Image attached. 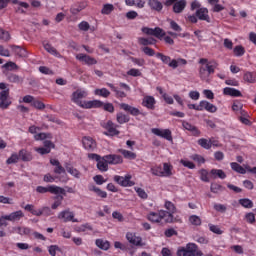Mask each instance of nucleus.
<instances>
[{
  "instance_id": "f257e3e1",
  "label": "nucleus",
  "mask_w": 256,
  "mask_h": 256,
  "mask_svg": "<svg viewBox=\"0 0 256 256\" xmlns=\"http://www.w3.org/2000/svg\"><path fill=\"white\" fill-rule=\"evenodd\" d=\"M199 64V77L202 81H207L209 76L215 73V68L219 67V63H217V61H209L207 58H201L199 60Z\"/></svg>"
},
{
  "instance_id": "f03ea898",
  "label": "nucleus",
  "mask_w": 256,
  "mask_h": 256,
  "mask_svg": "<svg viewBox=\"0 0 256 256\" xmlns=\"http://www.w3.org/2000/svg\"><path fill=\"white\" fill-rule=\"evenodd\" d=\"M177 256H203V252L195 243H188L185 247L180 246L176 252Z\"/></svg>"
},
{
  "instance_id": "7ed1b4c3",
  "label": "nucleus",
  "mask_w": 256,
  "mask_h": 256,
  "mask_svg": "<svg viewBox=\"0 0 256 256\" xmlns=\"http://www.w3.org/2000/svg\"><path fill=\"white\" fill-rule=\"evenodd\" d=\"M187 21H189V23H197L198 21H206V23H211L209 9L205 7L199 8L196 10L195 14L188 15Z\"/></svg>"
},
{
  "instance_id": "20e7f679",
  "label": "nucleus",
  "mask_w": 256,
  "mask_h": 256,
  "mask_svg": "<svg viewBox=\"0 0 256 256\" xmlns=\"http://www.w3.org/2000/svg\"><path fill=\"white\" fill-rule=\"evenodd\" d=\"M147 219L151 223H171V215L165 210H158L157 212H150L147 214Z\"/></svg>"
},
{
  "instance_id": "39448f33",
  "label": "nucleus",
  "mask_w": 256,
  "mask_h": 256,
  "mask_svg": "<svg viewBox=\"0 0 256 256\" xmlns=\"http://www.w3.org/2000/svg\"><path fill=\"white\" fill-rule=\"evenodd\" d=\"M24 209L35 217H41L42 215L44 217H51V215H53V210H51L49 206H43L42 208L36 210L33 204H27L26 206H24Z\"/></svg>"
},
{
  "instance_id": "423d86ee",
  "label": "nucleus",
  "mask_w": 256,
  "mask_h": 256,
  "mask_svg": "<svg viewBox=\"0 0 256 256\" xmlns=\"http://www.w3.org/2000/svg\"><path fill=\"white\" fill-rule=\"evenodd\" d=\"M36 191L41 194L51 193V195H67L65 188H61L57 185H49L47 187L38 186L36 187Z\"/></svg>"
},
{
  "instance_id": "0eeeda50",
  "label": "nucleus",
  "mask_w": 256,
  "mask_h": 256,
  "mask_svg": "<svg viewBox=\"0 0 256 256\" xmlns=\"http://www.w3.org/2000/svg\"><path fill=\"white\" fill-rule=\"evenodd\" d=\"M50 164L53 165V167H55L54 173L56 175L63 174L62 176L59 177V181H61V183H67V181H69V178H67V169L61 165V162H59V160L57 159L51 158Z\"/></svg>"
},
{
  "instance_id": "6e6552de",
  "label": "nucleus",
  "mask_w": 256,
  "mask_h": 256,
  "mask_svg": "<svg viewBox=\"0 0 256 256\" xmlns=\"http://www.w3.org/2000/svg\"><path fill=\"white\" fill-rule=\"evenodd\" d=\"M102 127L107 131L104 132V135H106L107 137H115L121 133L119 130H117V127H119V125L113 123V121L111 120L104 122L102 124Z\"/></svg>"
},
{
  "instance_id": "1a4fd4ad",
  "label": "nucleus",
  "mask_w": 256,
  "mask_h": 256,
  "mask_svg": "<svg viewBox=\"0 0 256 256\" xmlns=\"http://www.w3.org/2000/svg\"><path fill=\"white\" fill-rule=\"evenodd\" d=\"M151 133L156 135L157 137H161L170 143H173V132L170 129H159V128H152Z\"/></svg>"
},
{
  "instance_id": "9d476101",
  "label": "nucleus",
  "mask_w": 256,
  "mask_h": 256,
  "mask_svg": "<svg viewBox=\"0 0 256 256\" xmlns=\"http://www.w3.org/2000/svg\"><path fill=\"white\" fill-rule=\"evenodd\" d=\"M87 97V91L78 89L72 94V101L78 107H81L83 109V106L85 105V101H82V99H85Z\"/></svg>"
},
{
  "instance_id": "9b49d317",
  "label": "nucleus",
  "mask_w": 256,
  "mask_h": 256,
  "mask_svg": "<svg viewBox=\"0 0 256 256\" xmlns=\"http://www.w3.org/2000/svg\"><path fill=\"white\" fill-rule=\"evenodd\" d=\"M58 219L63 221L64 223H79V220L75 218V213L71 212L69 209H66L64 211H61L58 214Z\"/></svg>"
},
{
  "instance_id": "f8f14e48",
  "label": "nucleus",
  "mask_w": 256,
  "mask_h": 256,
  "mask_svg": "<svg viewBox=\"0 0 256 256\" xmlns=\"http://www.w3.org/2000/svg\"><path fill=\"white\" fill-rule=\"evenodd\" d=\"M114 181L120 185V187H133V185H135V183L131 181V175H126L125 177L115 175Z\"/></svg>"
},
{
  "instance_id": "ddd939ff",
  "label": "nucleus",
  "mask_w": 256,
  "mask_h": 256,
  "mask_svg": "<svg viewBox=\"0 0 256 256\" xmlns=\"http://www.w3.org/2000/svg\"><path fill=\"white\" fill-rule=\"evenodd\" d=\"M43 145L44 147L34 148V151L40 155H49V153H51V149H55V144L51 142V140H45Z\"/></svg>"
},
{
  "instance_id": "4468645a",
  "label": "nucleus",
  "mask_w": 256,
  "mask_h": 256,
  "mask_svg": "<svg viewBox=\"0 0 256 256\" xmlns=\"http://www.w3.org/2000/svg\"><path fill=\"white\" fill-rule=\"evenodd\" d=\"M126 239L131 245H134L135 247H143L144 245L143 238H141V236H137L133 232H127Z\"/></svg>"
},
{
  "instance_id": "2eb2a0df",
  "label": "nucleus",
  "mask_w": 256,
  "mask_h": 256,
  "mask_svg": "<svg viewBox=\"0 0 256 256\" xmlns=\"http://www.w3.org/2000/svg\"><path fill=\"white\" fill-rule=\"evenodd\" d=\"M82 144L86 151H95L97 149V141L90 136H84L82 138Z\"/></svg>"
},
{
  "instance_id": "dca6fc26",
  "label": "nucleus",
  "mask_w": 256,
  "mask_h": 256,
  "mask_svg": "<svg viewBox=\"0 0 256 256\" xmlns=\"http://www.w3.org/2000/svg\"><path fill=\"white\" fill-rule=\"evenodd\" d=\"M198 111H207L208 113H217V106L207 100H202L198 104Z\"/></svg>"
},
{
  "instance_id": "f3484780",
  "label": "nucleus",
  "mask_w": 256,
  "mask_h": 256,
  "mask_svg": "<svg viewBox=\"0 0 256 256\" xmlns=\"http://www.w3.org/2000/svg\"><path fill=\"white\" fill-rule=\"evenodd\" d=\"M11 99H9V89L0 92V109H9Z\"/></svg>"
},
{
  "instance_id": "a211bd4d",
  "label": "nucleus",
  "mask_w": 256,
  "mask_h": 256,
  "mask_svg": "<svg viewBox=\"0 0 256 256\" xmlns=\"http://www.w3.org/2000/svg\"><path fill=\"white\" fill-rule=\"evenodd\" d=\"M77 61H80V63H84V65H97V59L91 57L90 55L80 53L76 55Z\"/></svg>"
},
{
  "instance_id": "6ab92c4d",
  "label": "nucleus",
  "mask_w": 256,
  "mask_h": 256,
  "mask_svg": "<svg viewBox=\"0 0 256 256\" xmlns=\"http://www.w3.org/2000/svg\"><path fill=\"white\" fill-rule=\"evenodd\" d=\"M165 209L167 210L166 213L170 215L171 217V223L177 222V219L175 218V213H177V207H175V204L173 202L167 200L164 204Z\"/></svg>"
},
{
  "instance_id": "aec40b11",
  "label": "nucleus",
  "mask_w": 256,
  "mask_h": 256,
  "mask_svg": "<svg viewBox=\"0 0 256 256\" xmlns=\"http://www.w3.org/2000/svg\"><path fill=\"white\" fill-rule=\"evenodd\" d=\"M155 105H157V100L153 96H145L142 100V107H146L150 111H155Z\"/></svg>"
},
{
  "instance_id": "412c9836",
  "label": "nucleus",
  "mask_w": 256,
  "mask_h": 256,
  "mask_svg": "<svg viewBox=\"0 0 256 256\" xmlns=\"http://www.w3.org/2000/svg\"><path fill=\"white\" fill-rule=\"evenodd\" d=\"M104 159L109 165H121L123 163V157L117 154H109L104 156Z\"/></svg>"
},
{
  "instance_id": "4be33fe9",
  "label": "nucleus",
  "mask_w": 256,
  "mask_h": 256,
  "mask_svg": "<svg viewBox=\"0 0 256 256\" xmlns=\"http://www.w3.org/2000/svg\"><path fill=\"white\" fill-rule=\"evenodd\" d=\"M120 109H122L126 113H130L133 117H138V115H141V110H139L138 108H135L127 103H121Z\"/></svg>"
},
{
  "instance_id": "5701e85b",
  "label": "nucleus",
  "mask_w": 256,
  "mask_h": 256,
  "mask_svg": "<svg viewBox=\"0 0 256 256\" xmlns=\"http://www.w3.org/2000/svg\"><path fill=\"white\" fill-rule=\"evenodd\" d=\"M182 127L186 131H190V133H192V135L194 137H199L201 135V131L199 130V128H197L195 125H192L191 123H189L187 121L182 122Z\"/></svg>"
},
{
  "instance_id": "b1692460",
  "label": "nucleus",
  "mask_w": 256,
  "mask_h": 256,
  "mask_svg": "<svg viewBox=\"0 0 256 256\" xmlns=\"http://www.w3.org/2000/svg\"><path fill=\"white\" fill-rule=\"evenodd\" d=\"M84 9H87V2H77L76 4L71 6L70 13L72 15H79V13H81V11H83Z\"/></svg>"
},
{
  "instance_id": "393cba45",
  "label": "nucleus",
  "mask_w": 256,
  "mask_h": 256,
  "mask_svg": "<svg viewBox=\"0 0 256 256\" xmlns=\"http://www.w3.org/2000/svg\"><path fill=\"white\" fill-rule=\"evenodd\" d=\"M18 157L20 161L24 163H29V161H33V153L29 152L27 149H21L18 152Z\"/></svg>"
},
{
  "instance_id": "a878e982",
  "label": "nucleus",
  "mask_w": 256,
  "mask_h": 256,
  "mask_svg": "<svg viewBox=\"0 0 256 256\" xmlns=\"http://www.w3.org/2000/svg\"><path fill=\"white\" fill-rule=\"evenodd\" d=\"M7 221H10L11 223H15V221H21L23 217H25V214L23 213L22 210H17L15 212H12L8 215H6Z\"/></svg>"
},
{
  "instance_id": "bb28decb",
  "label": "nucleus",
  "mask_w": 256,
  "mask_h": 256,
  "mask_svg": "<svg viewBox=\"0 0 256 256\" xmlns=\"http://www.w3.org/2000/svg\"><path fill=\"white\" fill-rule=\"evenodd\" d=\"M101 107H103L101 100L84 101L83 105V109H101Z\"/></svg>"
},
{
  "instance_id": "cd10ccee",
  "label": "nucleus",
  "mask_w": 256,
  "mask_h": 256,
  "mask_svg": "<svg viewBox=\"0 0 256 256\" xmlns=\"http://www.w3.org/2000/svg\"><path fill=\"white\" fill-rule=\"evenodd\" d=\"M64 167L66 169V171L72 175V177H75L76 179H81V172H79V170H77L76 168H74L73 166H71V163L66 162L64 164Z\"/></svg>"
},
{
  "instance_id": "c85d7f7f",
  "label": "nucleus",
  "mask_w": 256,
  "mask_h": 256,
  "mask_svg": "<svg viewBox=\"0 0 256 256\" xmlns=\"http://www.w3.org/2000/svg\"><path fill=\"white\" fill-rule=\"evenodd\" d=\"M88 190L96 193V195L101 197V199H107V192L101 190V188L95 186V184L88 185Z\"/></svg>"
},
{
  "instance_id": "c756f323",
  "label": "nucleus",
  "mask_w": 256,
  "mask_h": 256,
  "mask_svg": "<svg viewBox=\"0 0 256 256\" xmlns=\"http://www.w3.org/2000/svg\"><path fill=\"white\" fill-rule=\"evenodd\" d=\"M138 43L140 45H142L143 47H149V45H156L157 40L153 37H148V38L139 37L138 38Z\"/></svg>"
},
{
  "instance_id": "7c9ffc66",
  "label": "nucleus",
  "mask_w": 256,
  "mask_h": 256,
  "mask_svg": "<svg viewBox=\"0 0 256 256\" xmlns=\"http://www.w3.org/2000/svg\"><path fill=\"white\" fill-rule=\"evenodd\" d=\"M186 7H187V1L186 0H178L173 5V11L175 13H183V11H185Z\"/></svg>"
},
{
  "instance_id": "2f4dec72",
  "label": "nucleus",
  "mask_w": 256,
  "mask_h": 256,
  "mask_svg": "<svg viewBox=\"0 0 256 256\" xmlns=\"http://www.w3.org/2000/svg\"><path fill=\"white\" fill-rule=\"evenodd\" d=\"M223 93L224 95H228L229 97H243L241 91L231 87L224 88Z\"/></svg>"
},
{
  "instance_id": "473e14b6",
  "label": "nucleus",
  "mask_w": 256,
  "mask_h": 256,
  "mask_svg": "<svg viewBox=\"0 0 256 256\" xmlns=\"http://www.w3.org/2000/svg\"><path fill=\"white\" fill-rule=\"evenodd\" d=\"M148 5L152 11H163V3H161L159 0H148Z\"/></svg>"
},
{
  "instance_id": "72a5a7b5",
  "label": "nucleus",
  "mask_w": 256,
  "mask_h": 256,
  "mask_svg": "<svg viewBox=\"0 0 256 256\" xmlns=\"http://www.w3.org/2000/svg\"><path fill=\"white\" fill-rule=\"evenodd\" d=\"M210 175L213 179H226L227 178V174H225V171L221 170V169H212L210 171Z\"/></svg>"
},
{
  "instance_id": "f704fd0d",
  "label": "nucleus",
  "mask_w": 256,
  "mask_h": 256,
  "mask_svg": "<svg viewBox=\"0 0 256 256\" xmlns=\"http://www.w3.org/2000/svg\"><path fill=\"white\" fill-rule=\"evenodd\" d=\"M95 245L98 246L99 249H102V251H109L111 247V243L103 239H96Z\"/></svg>"
},
{
  "instance_id": "c9c22d12",
  "label": "nucleus",
  "mask_w": 256,
  "mask_h": 256,
  "mask_svg": "<svg viewBox=\"0 0 256 256\" xmlns=\"http://www.w3.org/2000/svg\"><path fill=\"white\" fill-rule=\"evenodd\" d=\"M97 169H99L102 173H105L106 171H109V162L105 159V156H103L98 162H97Z\"/></svg>"
},
{
  "instance_id": "e433bc0d",
  "label": "nucleus",
  "mask_w": 256,
  "mask_h": 256,
  "mask_svg": "<svg viewBox=\"0 0 256 256\" xmlns=\"http://www.w3.org/2000/svg\"><path fill=\"white\" fill-rule=\"evenodd\" d=\"M54 195H56V196L53 197L54 203L51 205V209L55 210V209L61 207V204L63 203V199L67 195H63V194H54Z\"/></svg>"
},
{
  "instance_id": "4c0bfd02",
  "label": "nucleus",
  "mask_w": 256,
  "mask_h": 256,
  "mask_svg": "<svg viewBox=\"0 0 256 256\" xmlns=\"http://www.w3.org/2000/svg\"><path fill=\"white\" fill-rule=\"evenodd\" d=\"M230 167L232 171H235L236 173H239L240 175H245L247 173V169L241 166V164L237 162H231Z\"/></svg>"
},
{
  "instance_id": "58836bf2",
  "label": "nucleus",
  "mask_w": 256,
  "mask_h": 256,
  "mask_svg": "<svg viewBox=\"0 0 256 256\" xmlns=\"http://www.w3.org/2000/svg\"><path fill=\"white\" fill-rule=\"evenodd\" d=\"M118 153H121V155H123L124 159H130V160L137 159V154L136 153H134L132 151H129V150H126V149H119Z\"/></svg>"
},
{
  "instance_id": "ea45409f",
  "label": "nucleus",
  "mask_w": 256,
  "mask_h": 256,
  "mask_svg": "<svg viewBox=\"0 0 256 256\" xmlns=\"http://www.w3.org/2000/svg\"><path fill=\"white\" fill-rule=\"evenodd\" d=\"M7 80L9 81V83H21L23 81V77L14 74V73H7L6 74Z\"/></svg>"
},
{
  "instance_id": "a19ab883",
  "label": "nucleus",
  "mask_w": 256,
  "mask_h": 256,
  "mask_svg": "<svg viewBox=\"0 0 256 256\" xmlns=\"http://www.w3.org/2000/svg\"><path fill=\"white\" fill-rule=\"evenodd\" d=\"M78 29L79 31H83V32H87V31H95V28L94 27H91V25L89 24V22L87 21H81L79 24H78Z\"/></svg>"
},
{
  "instance_id": "79ce46f5",
  "label": "nucleus",
  "mask_w": 256,
  "mask_h": 256,
  "mask_svg": "<svg viewBox=\"0 0 256 256\" xmlns=\"http://www.w3.org/2000/svg\"><path fill=\"white\" fill-rule=\"evenodd\" d=\"M116 121L120 125H123L125 123H129L130 119H129V116H127V114H123L122 112H119L116 114Z\"/></svg>"
},
{
  "instance_id": "37998d69",
  "label": "nucleus",
  "mask_w": 256,
  "mask_h": 256,
  "mask_svg": "<svg viewBox=\"0 0 256 256\" xmlns=\"http://www.w3.org/2000/svg\"><path fill=\"white\" fill-rule=\"evenodd\" d=\"M172 171H173L172 165H170L169 163L163 164V170H162L163 177H171V175H173Z\"/></svg>"
},
{
  "instance_id": "c03bdc74",
  "label": "nucleus",
  "mask_w": 256,
  "mask_h": 256,
  "mask_svg": "<svg viewBox=\"0 0 256 256\" xmlns=\"http://www.w3.org/2000/svg\"><path fill=\"white\" fill-rule=\"evenodd\" d=\"M246 83H255L256 81V72H245L243 76Z\"/></svg>"
},
{
  "instance_id": "a18cd8bd",
  "label": "nucleus",
  "mask_w": 256,
  "mask_h": 256,
  "mask_svg": "<svg viewBox=\"0 0 256 256\" xmlns=\"http://www.w3.org/2000/svg\"><path fill=\"white\" fill-rule=\"evenodd\" d=\"M198 145H200V147H202L203 149H211V147H213V143L211 142V140H207L205 138H200L198 140Z\"/></svg>"
},
{
  "instance_id": "49530a36",
  "label": "nucleus",
  "mask_w": 256,
  "mask_h": 256,
  "mask_svg": "<svg viewBox=\"0 0 256 256\" xmlns=\"http://www.w3.org/2000/svg\"><path fill=\"white\" fill-rule=\"evenodd\" d=\"M94 95H97L98 97H104V99H107V97L111 95V92L107 90V88H101V89H96L94 91Z\"/></svg>"
},
{
  "instance_id": "de8ad7c7",
  "label": "nucleus",
  "mask_w": 256,
  "mask_h": 256,
  "mask_svg": "<svg viewBox=\"0 0 256 256\" xmlns=\"http://www.w3.org/2000/svg\"><path fill=\"white\" fill-rule=\"evenodd\" d=\"M189 223H191L194 227H201V224H202L201 217L197 215H191L189 217Z\"/></svg>"
},
{
  "instance_id": "09e8293b",
  "label": "nucleus",
  "mask_w": 256,
  "mask_h": 256,
  "mask_svg": "<svg viewBox=\"0 0 256 256\" xmlns=\"http://www.w3.org/2000/svg\"><path fill=\"white\" fill-rule=\"evenodd\" d=\"M115 11V6L113 4H104L101 10L102 15H111Z\"/></svg>"
},
{
  "instance_id": "8fccbe9b",
  "label": "nucleus",
  "mask_w": 256,
  "mask_h": 256,
  "mask_svg": "<svg viewBox=\"0 0 256 256\" xmlns=\"http://www.w3.org/2000/svg\"><path fill=\"white\" fill-rule=\"evenodd\" d=\"M239 204L245 209H253V201H251L249 198L240 199Z\"/></svg>"
},
{
  "instance_id": "3c124183",
  "label": "nucleus",
  "mask_w": 256,
  "mask_h": 256,
  "mask_svg": "<svg viewBox=\"0 0 256 256\" xmlns=\"http://www.w3.org/2000/svg\"><path fill=\"white\" fill-rule=\"evenodd\" d=\"M44 49L51 55H54V57H59V55H60L59 52L57 51V49H55V47H53L49 43L44 44Z\"/></svg>"
},
{
  "instance_id": "603ef678",
  "label": "nucleus",
  "mask_w": 256,
  "mask_h": 256,
  "mask_svg": "<svg viewBox=\"0 0 256 256\" xmlns=\"http://www.w3.org/2000/svg\"><path fill=\"white\" fill-rule=\"evenodd\" d=\"M233 53L235 57H243V55H245V47L242 45H237L234 47Z\"/></svg>"
},
{
  "instance_id": "864d4df0",
  "label": "nucleus",
  "mask_w": 256,
  "mask_h": 256,
  "mask_svg": "<svg viewBox=\"0 0 256 256\" xmlns=\"http://www.w3.org/2000/svg\"><path fill=\"white\" fill-rule=\"evenodd\" d=\"M156 58L160 59L162 61V63H164V65H169V63L171 62V57H169L161 52L156 53Z\"/></svg>"
},
{
  "instance_id": "5fc2aeb1",
  "label": "nucleus",
  "mask_w": 256,
  "mask_h": 256,
  "mask_svg": "<svg viewBox=\"0 0 256 256\" xmlns=\"http://www.w3.org/2000/svg\"><path fill=\"white\" fill-rule=\"evenodd\" d=\"M150 171L155 177H163V167L161 166H154Z\"/></svg>"
},
{
  "instance_id": "6e6d98bb",
  "label": "nucleus",
  "mask_w": 256,
  "mask_h": 256,
  "mask_svg": "<svg viewBox=\"0 0 256 256\" xmlns=\"http://www.w3.org/2000/svg\"><path fill=\"white\" fill-rule=\"evenodd\" d=\"M210 191L212 193H221V191H225V188L218 183H212L210 186Z\"/></svg>"
},
{
  "instance_id": "4d7b16f0",
  "label": "nucleus",
  "mask_w": 256,
  "mask_h": 256,
  "mask_svg": "<svg viewBox=\"0 0 256 256\" xmlns=\"http://www.w3.org/2000/svg\"><path fill=\"white\" fill-rule=\"evenodd\" d=\"M152 35L157 39H161L162 37H165V31L162 28L156 27L153 29Z\"/></svg>"
},
{
  "instance_id": "13d9d810",
  "label": "nucleus",
  "mask_w": 256,
  "mask_h": 256,
  "mask_svg": "<svg viewBox=\"0 0 256 256\" xmlns=\"http://www.w3.org/2000/svg\"><path fill=\"white\" fill-rule=\"evenodd\" d=\"M209 231L215 233V235H223V230L218 225L215 224H208Z\"/></svg>"
},
{
  "instance_id": "bf43d9fd",
  "label": "nucleus",
  "mask_w": 256,
  "mask_h": 256,
  "mask_svg": "<svg viewBox=\"0 0 256 256\" xmlns=\"http://www.w3.org/2000/svg\"><path fill=\"white\" fill-rule=\"evenodd\" d=\"M134 190L136 191L138 197H140V199H148L149 195L147 194V192H145V189L143 188H139V187H134Z\"/></svg>"
},
{
  "instance_id": "052dcab7",
  "label": "nucleus",
  "mask_w": 256,
  "mask_h": 256,
  "mask_svg": "<svg viewBox=\"0 0 256 256\" xmlns=\"http://www.w3.org/2000/svg\"><path fill=\"white\" fill-rule=\"evenodd\" d=\"M199 175L201 181H204V183H209V172L207 171V169L199 170Z\"/></svg>"
},
{
  "instance_id": "680f3d73",
  "label": "nucleus",
  "mask_w": 256,
  "mask_h": 256,
  "mask_svg": "<svg viewBox=\"0 0 256 256\" xmlns=\"http://www.w3.org/2000/svg\"><path fill=\"white\" fill-rule=\"evenodd\" d=\"M16 233H18V235H31V228H29V227H17L16 228Z\"/></svg>"
},
{
  "instance_id": "e2e57ef3",
  "label": "nucleus",
  "mask_w": 256,
  "mask_h": 256,
  "mask_svg": "<svg viewBox=\"0 0 256 256\" xmlns=\"http://www.w3.org/2000/svg\"><path fill=\"white\" fill-rule=\"evenodd\" d=\"M19 154L13 153L7 160V165H13V163H19Z\"/></svg>"
},
{
  "instance_id": "0e129e2a",
  "label": "nucleus",
  "mask_w": 256,
  "mask_h": 256,
  "mask_svg": "<svg viewBox=\"0 0 256 256\" xmlns=\"http://www.w3.org/2000/svg\"><path fill=\"white\" fill-rule=\"evenodd\" d=\"M192 161H195L196 163H198V165H203L205 164V157L199 155V154H194L191 156Z\"/></svg>"
},
{
  "instance_id": "69168bd1",
  "label": "nucleus",
  "mask_w": 256,
  "mask_h": 256,
  "mask_svg": "<svg viewBox=\"0 0 256 256\" xmlns=\"http://www.w3.org/2000/svg\"><path fill=\"white\" fill-rule=\"evenodd\" d=\"M32 107H34V109H38V111H43V109H45V103H43L41 100H34V102H32Z\"/></svg>"
},
{
  "instance_id": "338daca9",
  "label": "nucleus",
  "mask_w": 256,
  "mask_h": 256,
  "mask_svg": "<svg viewBox=\"0 0 256 256\" xmlns=\"http://www.w3.org/2000/svg\"><path fill=\"white\" fill-rule=\"evenodd\" d=\"M0 39L2 41H9V39H11V34H9V31H5L4 29L0 28Z\"/></svg>"
},
{
  "instance_id": "774afa93",
  "label": "nucleus",
  "mask_w": 256,
  "mask_h": 256,
  "mask_svg": "<svg viewBox=\"0 0 256 256\" xmlns=\"http://www.w3.org/2000/svg\"><path fill=\"white\" fill-rule=\"evenodd\" d=\"M15 51L19 57H27V50H25V48L15 46Z\"/></svg>"
}]
</instances>
